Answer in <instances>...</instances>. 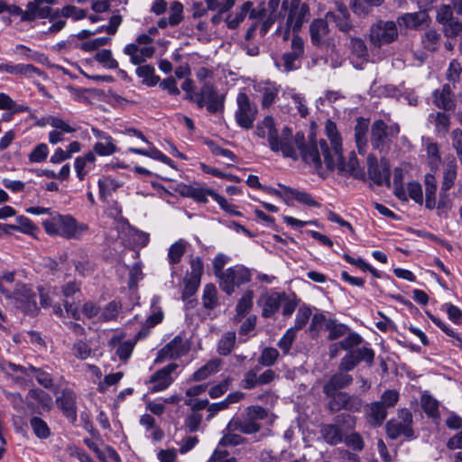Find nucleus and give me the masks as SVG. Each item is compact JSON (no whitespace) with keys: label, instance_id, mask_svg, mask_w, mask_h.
<instances>
[{"label":"nucleus","instance_id":"64","mask_svg":"<svg viewBox=\"0 0 462 462\" xmlns=\"http://www.w3.org/2000/svg\"><path fill=\"white\" fill-rule=\"evenodd\" d=\"M350 49L356 57L362 58L367 55L366 45L360 38H351Z\"/></svg>","mask_w":462,"mask_h":462},{"label":"nucleus","instance_id":"24","mask_svg":"<svg viewBox=\"0 0 462 462\" xmlns=\"http://www.w3.org/2000/svg\"><path fill=\"white\" fill-rule=\"evenodd\" d=\"M329 29L328 21L323 19L314 20L310 26V34L314 45L319 46L325 42Z\"/></svg>","mask_w":462,"mask_h":462},{"label":"nucleus","instance_id":"23","mask_svg":"<svg viewBox=\"0 0 462 462\" xmlns=\"http://www.w3.org/2000/svg\"><path fill=\"white\" fill-rule=\"evenodd\" d=\"M58 403L64 414L74 422L77 420V408H76V394L70 390H64L60 397L58 399Z\"/></svg>","mask_w":462,"mask_h":462},{"label":"nucleus","instance_id":"59","mask_svg":"<svg viewBox=\"0 0 462 462\" xmlns=\"http://www.w3.org/2000/svg\"><path fill=\"white\" fill-rule=\"evenodd\" d=\"M279 356V352L273 347H265L261 354L260 363L265 366L273 365Z\"/></svg>","mask_w":462,"mask_h":462},{"label":"nucleus","instance_id":"63","mask_svg":"<svg viewBox=\"0 0 462 462\" xmlns=\"http://www.w3.org/2000/svg\"><path fill=\"white\" fill-rule=\"evenodd\" d=\"M201 421L202 415L199 412L193 411L187 416L184 424L189 432H195L199 430Z\"/></svg>","mask_w":462,"mask_h":462},{"label":"nucleus","instance_id":"50","mask_svg":"<svg viewBox=\"0 0 462 462\" xmlns=\"http://www.w3.org/2000/svg\"><path fill=\"white\" fill-rule=\"evenodd\" d=\"M295 328H289L286 330L282 338L278 341L277 346L283 352V354H288L293 341L296 337Z\"/></svg>","mask_w":462,"mask_h":462},{"label":"nucleus","instance_id":"30","mask_svg":"<svg viewBox=\"0 0 462 462\" xmlns=\"http://www.w3.org/2000/svg\"><path fill=\"white\" fill-rule=\"evenodd\" d=\"M434 104L444 110H451L454 108L455 104L450 97V87L444 85L441 89L434 91Z\"/></svg>","mask_w":462,"mask_h":462},{"label":"nucleus","instance_id":"18","mask_svg":"<svg viewBox=\"0 0 462 462\" xmlns=\"http://www.w3.org/2000/svg\"><path fill=\"white\" fill-rule=\"evenodd\" d=\"M326 19L328 22H334L336 26L344 32H348L353 27L349 20L348 10L343 4L337 3L336 10L328 12Z\"/></svg>","mask_w":462,"mask_h":462},{"label":"nucleus","instance_id":"35","mask_svg":"<svg viewBox=\"0 0 462 462\" xmlns=\"http://www.w3.org/2000/svg\"><path fill=\"white\" fill-rule=\"evenodd\" d=\"M129 151L132 152H134V153L145 155L153 160H158L166 164L173 166L171 159H169L166 155H164L162 152H161L159 150H157L154 146H145V147H142V148H130Z\"/></svg>","mask_w":462,"mask_h":462},{"label":"nucleus","instance_id":"26","mask_svg":"<svg viewBox=\"0 0 462 462\" xmlns=\"http://www.w3.org/2000/svg\"><path fill=\"white\" fill-rule=\"evenodd\" d=\"M279 186L283 189L284 196L296 199L298 202L309 207H319L312 196L305 191L292 189L282 184Z\"/></svg>","mask_w":462,"mask_h":462},{"label":"nucleus","instance_id":"15","mask_svg":"<svg viewBox=\"0 0 462 462\" xmlns=\"http://www.w3.org/2000/svg\"><path fill=\"white\" fill-rule=\"evenodd\" d=\"M399 131V125H392L387 126L383 121L377 120L371 128L372 141L382 143H393Z\"/></svg>","mask_w":462,"mask_h":462},{"label":"nucleus","instance_id":"14","mask_svg":"<svg viewBox=\"0 0 462 462\" xmlns=\"http://www.w3.org/2000/svg\"><path fill=\"white\" fill-rule=\"evenodd\" d=\"M176 364H170L153 374L150 379L152 393H158L167 389L173 382L171 374L177 369Z\"/></svg>","mask_w":462,"mask_h":462},{"label":"nucleus","instance_id":"9","mask_svg":"<svg viewBox=\"0 0 462 462\" xmlns=\"http://www.w3.org/2000/svg\"><path fill=\"white\" fill-rule=\"evenodd\" d=\"M238 109L236 113L237 124L243 128H251L256 118L257 107L250 102L249 97L245 93H239L236 97Z\"/></svg>","mask_w":462,"mask_h":462},{"label":"nucleus","instance_id":"10","mask_svg":"<svg viewBox=\"0 0 462 462\" xmlns=\"http://www.w3.org/2000/svg\"><path fill=\"white\" fill-rule=\"evenodd\" d=\"M309 12V6L306 4L300 5L295 0L291 1V7L286 21V31L283 35L284 41L288 40L290 31L296 32L301 28L308 19Z\"/></svg>","mask_w":462,"mask_h":462},{"label":"nucleus","instance_id":"17","mask_svg":"<svg viewBox=\"0 0 462 462\" xmlns=\"http://www.w3.org/2000/svg\"><path fill=\"white\" fill-rule=\"evenodd\" d=\"M247 417L250 421L246 423H239L236 425V429H238L241 432L246 434L254 433L260 430V425L254 420H263L266 418L267 411L261 406H251L247 408Z\"/></svg>","mask_w":462,"mask_h":462},{"label":"nucleus","instance_id":"48","mask_svg":"<svg viewBox=\"0 0 462 462\" xmlns=\"http://www.w3.org/2000/svg\"><path fill=\"white\" fill-rule=\"evenodd\" d=\"M170 26H176L183 20V5L180 2H173L170 7L169 14Z\"/></svg>","mask_w":462,"mask_h":462},{"label":"nucleus","instance_id":"51","mask_svg":"<svg viewBox=\"0 0 462 462\" xmlns=\"http://www.w3.org/2000/svg\"><path fill=\"white\" fill-rule=\"evenodd\" d=\"M343 441L347 447L356 451H361L365 448V441L358 432H352L346 435Z\"/></svg>","mask_w":462,"mask_h":462},{"label":"nucleus","instance_id":"61","mask_svg":"<svg viewBox=\"0 0 462 462\" xmlns=\"http://www.w3.org/2000/svg\"><path fill=\"white\" fill-rule=\"evenodd\" d=\"M352 353L356 357L358 363L361 361L366 362L369 365H371L374 362V352L373 349L363 346L361 348H357L356 350H352Z\"/></svg>","mask_w":462,"mask_h":462},{"label":"nucleus","instance_id":"3","mask_svg":"<svg viewBox=\"0 0 462 462\" xmlns=\"http://www.w3.org/2000/svg\"><path fill=\"white\" fill-rule=\"evenodd\" d=\"M271 148L274 152H281L285 158H291L293 161L300 158L303 162L311 165L315 170L321 168L322 160L318 146H271Z\"/></svg>","mask_w":462,"mask_h":462},{"label":"nucleus","instance_id":"46","mask_svg":"<svg viewBox=\"0 0 462 462\" xmlns=\"http://www.w3.org/2000/svg\"><path fill=\"white\" fill-rule=\"evenodd\" d=\"M95 60L109 69H114L118 67V62L113 58L110 50L104 49L97 52Z\"/></svg>","mask_w":462,"mask_h":462},{"label":"nucleus","instance_id":"8","mask_svg":"<svg viewBox=\"0 0 462 462\" xmlns=\"http://www.w3.org/2000/svg\"><path fill=\"white\" fill-rule=\"evenodd\" d=\"M303 40L300 36L294 35L291 39V51L283 53L281 63L276 60L275 65L277 68L283 67V70L286 72L296 70L300 66L299 60L303 56Z\"/></svg>","mask_w":462,"mask_h":462},{"label":"nucleus","instance_id":"31","mask_svg":"<svg viewBox=\"0 0 462 462\" xmlns=\"http://www.w3.org/2000/svg\"><path fill=\"white\" fill-rule=\"evenodd\" d=\"M429 123L432 124L435 127V132L439 135H445L449 128L448 116L441 112L431 113L428 116Z\"/></svg>","mask_w":462,"mask_h":462},{"label":"nucleus","instance_id":"60","mask_svg":"<svg viewBox=\"0 0 462 462\" xmlns=\"http://www.w3.org/2000/svg\"><path fill=\"white\" fill-rule=\"evenodd\" d=\"M443 31L447 37H455L458 35L462 31V23L456 19L444 23Z\"/></svg>","mask_w":462,"mask_h":462},{"label":"nucleus","instance_id":"53","mask_svg":"<svg viewBox=\"0 0 462 462\" xmlns=\"http://www.w3.org/2000/svg\"><path fill=\"white\" fill-rule=\"evenodd\" d=\"M440 40V34L435 30H429L425 32L422 42L426 49L436 51Z\"/></svg>","mask_w":462,"mask_h":462},{"label":"nucleus","instance_id":"40","mask_svg":"<svg viewBox=\"0 0 462 462\" xmlns=\"http://www.w3.org/2000/svg\"><path fill=\"white\" fill-rule=\"evenodd\" d=\"M138 77L143 79V83L147 86H155L159 78L154 75V68L150 65L139 66L136 70Z\"/></svg>","mask_w":462,"mask_h":462},{"label":"nucleus","instance_id":"37","mask_svg":"<svg viewBox=\"0 0 462 462\" xmlns=\"http://www.w3.org/2000/svg\"><path fill=\"white\" fill-rule=\"evenodd\" d=\"M36 125L41 127L51 125L54 128L61 129L65 132L74 131V129L68 123L53 116H47L38 119Z\"/></svg>","mask_w":462,"mask_h":462},{"label":"nucleus","instance_id":"11","mask_svg":"<svg viewBox=\"0 0 462 462\" xmlns=\"http://www.w3.org/2000/svg\"><path fill=\"white\" fill-rule=\"evenodd\" d=\"M189 350V346L180 336H176L159 352L155 362H162L167 359H177L186 355Z\"/></svg>","mask_w":462,"mask_h":462},{"label":"nucleus","instance_id":"32","mask_svg":"<svg viewBox=\"0 0 462 462\" xmlns=\"http://www.w3.org/2000/svg\"><path fill=\"white\" fill-rule=\"evenodd\" d=\"M258 135L267 136L270 144H276L277 143V131L274 127V120L272 116H266L257 127Z\"/></svg>","mask_w":462,"mask_h":462},{"label":"nucleus","instance_id":"58","mask_svg":"<svg viewBox=\"0 0 462 462\" xmlns=\"http://www.w3.org/2000/svg\"><path fill=\"white\" fill-rule=\"evenodd\" d=\"M284 95H288L294 101L301 117H306L308 116L309 109L306 106L305 99L301 95L295 93L293 90H289L285 92Z\"/></svg>","mask_w":462,"mask_h":462},{"label":"nucleus","instance_id":"38","mask_svg":"<svg viewBox=\"0 0 462 462\" xmlns=\"http://www.w3.org/2000/svg\"><path fill=\"white\" fill-rule=\"evenodd\" d=\"M436 191L437 185L436 180L432 175H426L425 177V196H426V207L428 208H434L436 206Z\"/></svg>","mask_w":462,"mask_h":462},{"label":"nucleus","instance_id":"27","mask_svg":"<svg viewBox=\"0 0 462 462\" xmlns=\"http://www.w3.org/2000/svg\"><path fill=\"white\" fill-rule=\"evenodd\" d=\"M387 416V411L382 402H374L369 405L367 412L368 422L374 427L383 424Z\"/></svg>","mask_w":462,"mask_h":462},{"label":"nucleus","instance_id":"16","mask_svg":"<svg viewBox=\"0 0 462 462\" xmlns=\"http://www.w3.org/2000/svg\"><path fill=\"white\" fill-rule=\"evenodd\" d=\"M280 0H269L267 7H262L263 11H266V18L263 22L260 28V32L264 35L269 31L270 27L281 17L282 13L289 5L288 1H283L280 8Z\"/></svg>","mask_w":462,"mask_h":462},{"label":"nucleus","instance_id":"33","mask_svg":"<svg viewBox=\"0 0 462 462\" xmlns=\"http://www.w3.org/2000/svg\"><path fill=\"white\" fill-rule=\"evenodd\" d=\"M229 444H231V437L228 433H226L220 439L218 446L210 459V462H231L228 450L224 448Z\"/></svg>","mask_w":462,"mask_h":462},{"label":"nucleus","instance_id":"28","mask_svg":"<svg viewBox=\"0 0 462 462\" xmlns=\"http://www.w3.org/2000/svg\"><path fill=\"white\" fill-rule=\"evenodd\" d=\"M323 439L330 446L343 442L344 437L341 429L335 424H326L320 430Z\"/></svg>","mask_w":462,"mask_h":462},{"label":"nucleus","instance_id":"39","mask_svg":"<svg viewBox=\"0 0 462 462\" xmlns=\"http://www.w3.org/2000/svg\"><path fill=\"white\" fill-rule=\"evenodd\" d=\"M254 295L252 290H247L243 293L236 309L237 316L243 317L252 310Z\"/></svg>","mask_w":462,"mask_h":462},{"label":"nucleus","instance_id":"21","mask_svg":"<svg viewBox=\"0 0 462 462\" xmlns=\"http://www.w3.org/2000/svg\"><path fill=\"white\" fill-rule=\"evenodd\" d=\"M352 381L353 378L350 374L339 371L338 373L332 375L331 378L325 383L323 386V392L326 395L334 394V392H339L340 389L349 385Z\"/></svg>","mask_w":462,"mask_h":462},{"label":"nucleus","instance_id":"56","mask_svg":"<svg viewBox=\"0 0 462 462\" xmlns=\"http://www.w3.org/2000/svg\"><path fill=\"white\" fill-rule=\"evenodd\" d=\"M369 128V120L364 118H358L355 127V137L357 144H361L366 142L365 136Z\"/></svg>","mask_w":462,"mask_h":462},{"label":"nucleus","instance_id":"42","mask_svg":"<svg viewBox=\"0 0 462 462\" xmlns=\"http://www.w3.org/2000/svg\"><path fill=\"white\" fill-rule=\"evenodd\" d=\"M127 234L129 236V244L134 246L143 247L149 242V234L137 230L133 227H128Z\"/></svg>","mask_w":462,"mask_h":462},{"label":"nucleus","instance_id":"41","mask_svg":"<svg viewBox=\"0 0 462 462\" xmlns=\"http://www.w3.org/2000/svg\"><path fill=\"white\" fill-rule=\"evenodd\" d=\"M421 406L428 416L438 419L439 417V402L430 395L423 394L421 397Z\"/></svg>","mask_w":462,"mask_h":462},{"label":"nucleus","instance_id":"43","mask_svg":"<svg viewBox=\"0 0 462 462\" xmlns=\"http://www.w3.org/2000/svg\"><path fill=\"white\" fill-rule=\"evenodd\" d=\"M347 393L343 392H334V394L326 395L329 398L328 407L331 412H337L340 410H344L346 398Z\"/></svg>","mask_w":462,"mask_h":462},{"label":"nucleus","instance_id":"6","mask_svg":"<svg viewBox=\"0 0 462 462\" xmlns=\"http://www.w3.org/2000/svg\"><path fill=\"white\" fill-rule=\"evenodd\" d=\"M35 293L23 283H16L11 297L8 299L13 300L14 305L17 309H21L26 314H33L36 311Z\"/></svg>","mask_w":462,"mask_h":462},{"label":"nucleus","instance_id":"54","mask_svg":"<svg viewBox=\"0 0 462 462\" xmlns=\"http://www.w3.org/2000/svg\"><path fill=\"white\" fill-rule=\"evenodd\" d=\"M72 351L73 355L81 360L88 358L92 353L91 347L82 340H78L74 343Z\"/></svg>","mask_w":462,"mask_h":462},{"label":"nucleus","instance_id":"36","mask_svg":"<svg viewBox=\"0 0 462 462\" xmlns=\"http://www.w3.org/2000/svg\"><path fill=\"white\" fill-rule=\"evenodd\" d=\"M220 368V361L217 359L210 360L206 365L199 368L192 375L194 381H202L207 379L212 374L217 372Z\"/></svg>","mask_w":462,"mask_h":462},{"label":"nucleus","instance_id":"57","mask_svg":"<svg viewBox=\"0 0 462 462\" xmlns=\"http://www.w3.org/2000/svg\"><path fill=\"white\" fill-rule=\"evenodd\" d=\"M325 133L331 144H340L341 139L336 124L328 119L325 124Z\"/></svg>","mask_w":462,"mask_h":462},{"label":"nucleus","instance_id":"12","mask_svg":"<svg viewBox=\"0 0 462 462\" xmlns=\"http://www.w3.org/2000/svg\"><path fill=\"white\" fill-rule=\"evenodd\" d=\"M286 299L285 292H265L258 300V304L262 308V316L271 318L280 309L282 300Z\"/></svg>","mask_w":462,"mask_h":462},{"label":"nucleus","instance_id":"62","mask_svg":"<svg viewBox=\"0 0 462 462\" xmlns=\"http://www.w3.org/2000/svg\"><path fill=\"white\" fill-rule=\"evenodd\" d=\"M60 14L65 18L71 17L76 21L85 18L87 14L86 11L73 5L64 6L61 9Z\"/></svg>","mask_w":462,"mask_h":462},{"label":"nucleus","instance_id":"13","mask_svg":"<svg viewBox=\"0 0 462 462\" xmlns=\"http://www.w3.org/2000/svg\"><path fill=\"white\" fill-rule=\"evenodd\" d=\"M368 174L373 181L378 185H390V170L386 161L377 163V159L374 155L367 157Z\"/></svg>","mask_w":462,"mask_h":462},{"label":"nucleus","instance_id":"25","mask_svg":"<svg viewBox=\"0 0 462 462\" xmlns=\"http://www.w3.org/2000/svg\"><path fill=\"white\" fill-rule=\"evenodd\" d=\"M429 14L426 12H416V13H407L402 15L398 22L400 24H403L406 28L410 29H417L420 25L427 23L429 21Z\"/></svg>","mask_w":462,"mask_h":462},{"label":"nucleus","instance_id":"45","mask_svg":"<svg viewBox=\"0 0 462 462\" xmlns=\"http://www.w3.org/2000/svg\"><path fill=\"white\" fill-rule=\"evenodd\" d=\"M31 427L34 434L40 439H46L51 431L47 423L39 417H32L30 420Z\"/></svg>","mask_w":462,"mask_h":462},{"label":"nucleus","instance_id":"22","mask_svg":"<svg viewBox=\"0 0 462 462\" xmlns=\"http://www.w3.org/2000/svg\"><path fill=\"white\" fill-rule=\"evenodd\" d=\"M123 335H115L109 339L108 345L116 348V354L121 360L125 361L131 356L135 343L133 340L123 341Z\"/></svg>","mask_w":462,"mask_h":462},{"label":"nucleus","instance_id":"20","mask_svg":"<svg viewBox=\"0 0 462 462\" xmlns=\"http://www.w3.org/2000/svg\"><path fill=\"white\" fill-rule=\"evenodd\" d=\"M154 51L153 46H140L134 43L127 44L124 49L125 54L130 56L131 62L134 65L144 62L154 54Z\"/></svg>","mask_w":462,"mask_h":462},{"label":"nucleus","instance_id":"49","mask_svg":"<svg viewBox=\"0 0 462 462\" xmlns=\"http://www.w3.org/2000/svg\"><path fill=\"white\" fill-rule=\"evenodd\" d=\"M251 280V272L243 265H236L233 268V284L240 285Z\"/></svg>","mask_w":462,"mask_h":462},{"label":"nucleus","instance_id":"4","mask_svg":"<svg viewBox=\"0 0 462 462\" xmlns=\"http://www.w3.org/2000/svg\"><path fill=\"white\" fill-rule=\"evenodd\" d=\"M398 38V28L393 21L379 20L370 28L369 40L372 45L380 48Z\"/></svg>","mask_w":462,"mask_h":462},{"label":"nucleus","instance_id":"29","mask_svg":"<svg viewBox=\"0 0 462 462\" xmlns=\"http://www.w3.org/2000/svg\"><path fill=\"white\" fill-rule=\"evenodd\" d=\"M259 92L262 94V107L269 108L277 98L280 87L275 83L267 82L259 88Z\"/></svg>","mask_w":462,"mask_h":462},{"label":"nucleus","instance_id":"1","mask_svg":"<svg viewBox=\"0 0 462 462\" xmlns=\"http://www.w3.org/2000/svg\"><path fill=\"white\" fill-rule=\"evenodd\" d=\"M321 148L323 162L328 170L337 169L341 173L355 179L365 177L354 150L347 151L343 146H321Z\"/></svg>","mask_w":462,"mask_h":462},{"label":"nucleus","instance_id":"55","mask_svg":"<svg viewBox=\"0 0 462 462\" xmlns=\"http://www.w3.org/2000/svg\"><path fill=\"white\" fill-rule=\"evenodd\" d=\"M120 306L116 301L109 302L100 313L99 319L103 321H109L116 319L119 314Z\"/></svg>","mask_w":462,"mask_h":462},{"label":"nucleus","instance_id":"5","mask_svg":"<svg viewBox=\"0 0 462 462\" xmlns=\"http://www.w3.org/2000/svg\"><path fill=\"white\" fill-rule=\"evenodd\" d=\"M412 414L407 409L398 411L397 420H391L386 423V432L390 439H396L403 435L408 439L413 438Z\"/></svg>","mask_w":462,"mask_h":462},{"label":"nucleus","instance_id":"52","mask_svg":"<svg viewBox=\"0 0 462 462\" xmlns=\"http://www.w3.org/2000/svg\"><path fill=\"white\" fill-rule=\"evenodd\" d=\"M311 316V310L308 307H301L298 310L296 314L294 327L291 328H295V332L301 329L309 321Z\"/></svg>","mask_w":462,"mask_h":462},{"label":"nucleus","instance_id":"34","mask_svg":"<svg viewBox=\"0 0 462 462\" xmlns=\"http://www.w3.org/2000/svg\"><path fill=\"white\" fill-rule=\"evenodd\" d=\"M187 242L182 239L172 244L168 251V262L171 265L177 264L181 261L187 250Z\"/></svg>","mask_w":462,"mask_h":462},{"label":"nucleus","instance_id":"19","mask_svg":"<svg viewBox=\"0 0 462 462\" xmlns=\"http://www.w3.org/2000/svg\"><path fill=\"white\" fill-rule=\"evenodd\" d=\"M228 262V256L218 254L214 261H213V268L214 273L217 279L219 280V285L223 291H225L227 294L231 293V279H230V270H226V273L223 271L224 266Z\"/></svg>","mask_w":462,"mask_h":462},{"label":"nucleus","instance_id":"7","mask_svg":"<svg viewBox=\"0 0 462 462\" xmlns=\"http://www.w3.org/2000/svg\"><path fill=\"white\" fill-rule=\"evenodd\" d=\"M225 98V93H218L211 85L205 84L197 95L196 102L199 107L206 106L208 112L217 113L223 110Z\"/></svg>","mask_w":462,"mask_h":462},{"label":"nucleus","instance_id":"47","mask_svg":"<svg viewBox=\"0 0 462 462\" xmlns=\"http://www.w3.org/2000/svg\"><path fill=\"white\" fill-rule=\"evenodd\" d=\"M95 161V154L93 152H88L84 157H79L75 161V169L78 177L80 180L86 176L88 170L86 169L87 164H91Z\"/></svg>","mask_w":462,"mask_h":462},{"label":"nucleus","instance_id":"44","mask_svg":"<svg viewBox=\"0 0 462 462\" xmlns=\"http://www.w3.org/2000/svg\"><path fill=\"white\" fill-rule=\"evenodd\" d=\"M203 306L206 309H214L217 304V289L216 287L209 283L207 284L203 291L202 296Z\"/></svg>","mask_w":462,"mask_h":462},{"label":"nucleus","instance_id":"2","mask_svg":"<svg viewBox=\"0 0 462 462\" xmlns=\"http://www.w3.org/2000/svg\"><path fill=\"white\" fill-rule=\"evenodd\" d=\"M42 224L48 235L60 236L67 239H79L87 229L86 226L78 225L69 215H60L57 212L50 214Z\"/></svg>","mask_w":462,"mask_h":462}]
</instances>
